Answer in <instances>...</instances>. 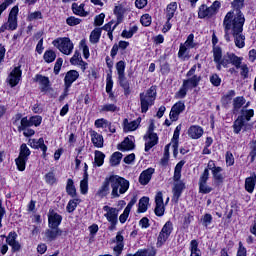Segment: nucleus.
I'll return each mask as SVG.
<instances>
[{"mask_svg": "<svg viewBox=\"0 0 256 256\" xmlns=\"http://www.w3.org/2000/svg\"><path fill=\"white\" fill-rule=\"evenodd\" d=\"M245 25V18L242 16L234 17L228 15L227 18L223 20V27L225 31L224 38L227 43L231 42V36L234 38V43L238 49H243L245 47V35H243V26Z\"/></svg>", "mask_w": 256, "mask_h": 256, "instance_id": "nucleus-1", "label": "nucleus"}, {"mask_svg": "<svg viewBox=\"0 0 256 256\" xmlns=\"http://www.w3.org/2000/svg\"><path fill=\"white\" fill-rule=\"evenodd\" d=\"M110 179V187L112 189L111 196L112 199H117L121 197V195H125L127 191H129V180L119 176V175H111Z\"/></svg>", "mask_w": 256, "mask_h": 256, "instance_id": "nucleus-2", "label": "nucleus"}, {"mask_svg": "<svg viewBox=\"0 0 256 256\" xmlns=\"http://www.w3.org/2000/svg\"><path fill=\"white\" fill-rule=\"evenodd\" d=\"M255 115L254 110H241V115L233 122V131L236 135L241 133V130L247 131L249 129V124L247 122L251 121V118Z\"/></svg>", "mask_w": 256, "mask_h": 256, "instance_id": "nucleus-3", "label": "nucleus"}, {"mask_svg": "<svg viewBox=\"0 0 256 256\" xmlns=\"http://www.w3.org/2000/svg\"><path fill=\"white\" fill-rule=\"evenodd\" d=\"M157 99V89L151 86L145 93L140 94L141 113H147L149 107L155 105Z\"/></svg>", "mask_w": 256, "mask_h": 256, "instance_id": "nucleus-4", "label": "nucleus"}, {"mask_svg": "<svg viewBox=\"0 0 256 256\" xmlns=\"http://www.w3.org/2000/svg\"><path fill=\"white\" fill-rule=\"evenodd\" d=\"M116 71L119 85L124 89L125 97H129V95H131V84L129 80H127V77H125V61L120 60L116 63Z\"/></svg>", "mask_w": 256, "mask_h": 256, "instance_id": "nucleus-5", "label": "nucleus"}, {"mask_svg": "<svg viewBox=\"0 0 256 256\" xmlns=\"http://www.w3.org/2000/svg\"><path fill=\"white\" fill-rule=\"evenodd\" d=\"M219 9H221V2L217 0L211 6L202 4L198 9V17L199 19H211V17L219 13Z\"/></svg>", "mask_w": 256, "mask_h": 256, "instance_id": "nucleus-6", "label": "nucleus"}, {"mask_svg": "<svg viewBox=\"0 0 256 256\" xmlns=\"http://www.w3.org/2000/svg\"><path fill=\"white\" fill-rule=\"evenodd\" d=\"M52 45L63 55H71L73 53L74 45L69 37L57 38L52 42Z\"/></svg>", "mask_w": 256, "mask_h": 256, "instance_id": "nucleus-7", "label": "nucleus"}, {"mask_svg": "<svg viewBox=\"0 0 256 256\" xmlns=\"http://www.w3.org/2000/svg\"><path fill=\"white\" fill-rule=\"evenodd\" d=\"M241 63H243V58L239 57L233 53H228L223 56V58L219 61L216 68L218 71H221V67H229V65H233L236 67V69H239L241 67Z\"/></svg>", "mask_w": 256, "mask_h": 256, "instance_id": "nucleus-8", "label": "nucleus"}, {"mask_svg": "<svg viewBox=\"0 0 256 256\" xmlns=\"http://www.w3.org/2000/svg\"><path fill=\"white\" fill-rule=\"evenodd\" d=\"M154 131L155 123L151 122L148 127V131L144 136L146 153L149 152V150L153 149V147H155L157 143H159V137L157 136V133H155Z\"/></svg>", "mask_w": 256, "mask_h": 256, "instance_id": "nucleus-9", "label": "nucleus"}, {"mask_svg": "<svg viewBox=\"0 0 256 256\" xmlns=\"http://www.w3.org/2000/svg\"><path fill=\"white\" fill-rule=\"evenodd\" d=\"M31 155V150L27 147V144L23 143L20 146L19 156L15 159V163L18 171H24L29 161V156Z\"/></svg>", "mask_w": 256, "mask_h": 256, "instance_id": "nucleus-10", "label": "nucleus"}, {"mask_svg": "<svg viewBox=\"0 0 256 256\" xmlns=\"http://www.w3.org/2000/svg\"><path fill=\"white\" fill-rule=\"evenodd\" d=\"M195 35L190 34L185 43L180 44V48L178 51V57L179 59H182V61H185V59H189V49H195L197 47V43L194 41Z\"/></svg>", "mask_w": 256, "mask_h": 256, "instance_id": "nucleus-11", "label": "nucleus"}, {"mask_svg": "<svg viewBox=\"0 0 256 256\" xmlns=\"http://www.w3.org/2000/svg\"><path fill=\"white\" fill-rule=\"evenodd\" d=\"M171 233H173V222L169 220L164 224L157 237V247H163L167 243V239L171 237Z\"/></svg>", "mask_w": 256, "mask_h": 256, "instance_id": "nucleus-12", "label": "nucleus"}, {"mask_svg": "<svg viewBox=\"0 0 256 256\" xmlns=\"http://www.w3.org/2000/svg\"><path fill=\"white\" fill-rule=\"evenodd\" d=\"M231 6L234 8V10L229 11L224 19H227L228 15L230 16V19L233 21L235 17H242L245 19V15H243V12H241V9L245 6V0H234L231 3Z\"/></svg>", "mask_w": 256, "mask_h": 256, "instance_id": "nucleus-13", "label": "nucleus"}, {"mask_svg": "<svg viewBox=\"0 0 256 256\" xmlns=\"http://www.w3.org/2000/svg\"><path fill=\"white\" fill-rule=\"evenodd\" d=\"M43 121V118L39 115L31 116L30 118L25 116L21 119V129L25 127H39Z\"/></svg>", "mask_w": 256, "mask_h": 256, "instance_id": "nucleus-14", "label": "nucleus"}, {"mask_svg": "<svg viewBox=\"0 0 256 256\" xmlns=\"http://www.w3.org/2000/svg\"><path fill=\"white\" fill-rule=\"evenodd\" d=\"M21 75H23V72L21 71V67L17 66L15 67L7 78V83H9L10 87H17L19 85V81H21Z\"/></svg>", "mask_w": 256, "mask_h": 256, "instance_id": "nucleus-15", "label": "nucleus"}, {"mask_svg": "<svg viewBox=\"0 0 256 256\" xmlns=\"http://www.w3.org/2000/svg\"><path fill=\"white\" fill-rule=\"evenodd\" d=\"M61 221H63V217L55 210H50L48 213V227L50 229H57L61 225Z\"/></svg>", "mask_w": 256, "mask_h": 256, "instance_id": "nucleus-16", "label": "nucleus"}, {"mask_svg": "<svg viewBox=\"0 0 256 256\" xmlns=\"http://www.w3.org/2000/svg\"><path fill=\"white\" fill-rule=\"evenodd\" d=\"M17 15H19V6H14L8 16V29L10 31H15L17 29Z\"/></svg>", "mask_w": 256, "mask_h": 256, "instance_id": "nucleus-17", "label": "nucleus"}, {"mask_svg": "<svg viewBox=\"0 0 256 256\" xmlns=\"http://www.w3.org/2000/svg\"><path fill=\"white\" fill-rule=\"evenodd\" d=\"M124 240L125 238L123 237V231L117 232L116 237L113 240V243H116V246L113 248L116 256H119L121 253H123V249L125 247V242H123Z\"/></svg>", "mask_w": 256, "mask_h": 256, "instance_id": "nucleus-18", "label": "nucleus"}, {"mask_svg": "<svg viewBox=\"0 0 256 256\" xmlns=\"http://www.w3.org/2000/svg\"><path fill=\"white\" fill-rule=\"evenodd\" d=\"M155 215L157 217H163L165 215V203L163 202V192H158L155 196Z\"/></svg>", "mask_w": 256, "mask_h": 256, "instance_id": "nucleus-19", "label": "nucleus"}, {"mask_svg": "<svg viewBox=\"0 0 256 256\" xmlns=\"http://www.w3.org/2000/svg\"><path fill=\"white\" fill-rule=\"evenodd\" d=\"M185 111V103L182 101L174 104L170 111V119L171 121H177L179 119V115Z\"/></svg>", "mask_w": 256, "mask_h": 256, "instance_id": "nucleus-20", "label": "nucleus"}, {"mask_svg": "<svg viewBox=\"0 0 256 256\" xmlns=\"http://www.w3.org/2000/svg\"><path fill=\"white\" fill-rule=\"evenodd\" d=\"M6 243L12 247L13 252L21 251V244L17 241V233L10 232L6 237Z\"/></svg>", "mask_w": 256, "mask_h": 256, "instance_id": "nucleus-21", "label": "nucleus"}, {"mask_svg": "<svg viewBox=\"0 0 256 256\" xmlns=\"http://www.w3.org/2000/svg\"><path fill=\"white\" fill-rule=\"evenodd\" d=\"M103 211H105L104 217L108 222L118 221L119 210L117 208H113L111 206H103Z\"/></svg>", "mask_w": 256, "mask_h": 256, "instance_id": "nucleus-22", "label": "nucleus"}, {"mask_svg": "<svg viewBox=\"0 0 256 256\" xmlns=\"http://www.w3.org/2000/svg\"><path fill=\"white\" fill-rule=\"evenodd\" d=\"M34 81L36 83H39L40 85V89L42 93H47V91H49V87H50V81H49V77L43 76L41 74H37L34 78Z\"/></svg>", "mask_w": 256, "mask_h": 256, "instance_id": "nucleus-23", "label": "nucleus"}, {"mask_svg": "<svg viewBox=\"0 0 256 256\" xmlns=\"http://www.w3.org/2000/svg\"><path fill=\"white\" fill-rule=\"evenodd\" d=\"M79 79V72L76 70H70L66 73V76L64 78V83L66 87V91H69V88L73 83H75V80Z\"/></svg>", "mask_w": 256, "mask_h": 256, "instance_id": "nucleus-24", "label": "nucleus"}, {"mask_svg": "<svg viewBox=\"0 0 256 256\" xmlns=\"http://www.w3.org/2000/svg\"><path fill=\"white\" fill-rule=\"evenodd\" d=\"M119 151H133L135 149V138L133 136L126 137L124 141L118 145Z\"/></svg>", "mask_w": 256, "mask_h": 256, "instance_id": "nucleus-25", "label": "nucleus"}, {"mask_svg": "<svg viewBox=\"0 0 256 256\" xmlns=\"http://www.w3.org/2000/svg\"><path fill=\"white\" fill-rule=\"evenodd\" d=\"M140 124H141V117L131 122H129V119L125 118L123 120V129L125 133H128V131H136V129L139 128Z\"/></svg>", "mask_w": 256, "mask_h": 256, "instance_id": "nucleus-26", "label": "nucleus"}, {"mask_svg": "<svg viewBox=\"0 0 256 256\" xmlns=\"http://www.w3.org/2000/svg\"><path fill=\"white\" fill-rule=\"evenodd\" d=\"M184 189H185V184L183 182L179 181L174 184V187L172 190V193H173L172 201L174 203H179V197H181Z\"/></svg>", "mask_w": 256, "mask_h": 256, "instance_id": "nucleus-27", "label": "nucleus"}, {"mask_svg": "<svg viewBox=\"0 0 256 256\" xmlns=\"http://www.w3.org/2000/svg\"><path fill=\"white\" fill-rule=\"evenodd\" d=\"M203 133V127L199 125H192L188 129V137H190V139H201V137H203Z\"/></svg>", "mask_w": 256, "mask_h": 256, "instance_id": "nucleus-28", "label": "nucleus"}, {"mask_svg": "<svg viewBox=\"0 0 256 256\" xmlns=\"http://www.w3.org/2000/svg\"><path fill=\"white\" fill-rule=\"evenodd\" d=\"M153 173H155V168H148L144 170L139 176L140 185H149V181H151Z\"/></svg>", "mask_w": 256, "mask_h": 256, "instance_id": "nucleus-29", "label": "nucleus"}, {"mask_svg": "<svg viewBox=\"0 0 256 256\" xmlns=\"http://www.w3.org/2000/svg\"><path fill=\"white\" fill-rule=\"evenodd\" d=\"M111 185V181L109 177H106L104 182L102 183V186L98 189L96 195L98 197H107V195L110 193L111 189L110 186Z\"/></svg>", "mask_w": 256, "mask_h": 256, "instance_id": "nucleus-30", "label": "nucleus"}, {"mask_svg": "<svg viewBox=\"0 0 256 256\" xmlns=\"http://www.w3.org/2000/svg\"><path fill=\"white\" fill-rule=\"evenodd\" d=\"M61 235H63V231L59 228H50L45 231V237L48 241H55Z\"/></svg>", "mask_w": 256, "mask_h": 256, "instance_id": "nucleus-31", "label": "nucleus"}, {"mask_svg": "<svg viewBox=\"0 0 256 256\" xmlns=\"http://www.w3.org/2000/svg\"><path fill=\"white\" fill-rule=\"evenodd\" d=\"M28 143L32 149H41V151H47V145H45V140L43 138L29 139Z\"/></svg>", "mask_w": 256, "mask_h": 256, "instance_id": "nucleus-32", "label": "nucleus"}, {"mask_svg": "<svg viewBox=\"0 0 256 256\" xmlns=\"http://www.w3.org/2000/svg\"><path fill=\"white\" fill-rule=\"evenodd\" d=\"M72 11L74 15H78V17H87L89 15V12L85 11V4H77L73 3L72 4Z\"/></svg>", "mask_w": 256, "mask_h": 256, "instance_id": "nucleus-33", "label": "nucleus"}, {"mask_svg": "<svg viewBox=\"0 0 256 256\" xmlns=\"http://www.w3.org/2000/svg\"><path fill=\"white\" fill-rule=\"evenodd\" d=\"M255 185H256V174L253 173L250 177H247L245 179V190L248 193H253V191H255Z\"/></svg>", "mask_w": 256, "mask_h": 256, "instance_id": "nucleus-34", "label": "nucleus"}, {"mask_svg": "<svg viewBox=\"0 0 256 256\" xmlns=\"http://www.w3.org/2000/svg\"><path fill=\"white\" fill-rule=\"evenodd\" d=\"M199 81H201V76L194 75V76L190 77L189 79L184 80L183 85H184V87H186L188 89H195V87H197V85H199Z\"/></svg>", "mask_w": 256, "mask_h": 256, "instance_id": "nucleus-35", "label": "nucleus"}, {"mask_svg": "<svg viewBox=\"0 0 256 256\" xmlns=\"http://www.w3.org/2000/svg\"><path fill=\"white\" fill-rule=\"evenodd\" d=\"M90 137L94 147H103V136L101 134L97 133L96 131H91Z\"/></svg>", "mask_w": 256, "mask_h": 256, "instance_id": "nucleus-36", "label": "nucleus"}, {"mask_svg": "<svg viewBox=\"0 0 256 256\" xmlns=\"http://www.w3.org/2000/svg\"><path fill=\"white\" fill-rule=\"evenodd\" d=\"M175 13H177V2H171L166 7V19L167 21H171L173 17H175Z\"/></svg>", "mask_w": 256, "mask_h": 256, "instance_id": "nucleus-37", "label": "nucleus"}, {"mask_svg": "<svg viewBox=\"0 0 256 256\" xmlns=\"http://www.w3.org/2000/svg\"><path fill=\"white\" fill-rule=\"evenodd\" d=\"M114 15L117 17L116 25H120V23H123V15H125V8L123 5L115 6L114 8Z\"/></svg>", "mask_w": 256, "mask_h": 256, "instance_id": "nucleus-38", "label": "nucleus"}, {"mask_svg": "<svg viewBox=\"0 0 256 256\" xmlns=\"http://www.w3.org/2000/svg\"><path fill=\"white\" fill-rule=\"evenodd\" d=\"M212 177L216 183H223L225 176H223V168L218 166L212 171Z\"/></svg>", "mask_w": 256, "mask_h": 256, "instance_id": "nucleus-39", "label": "nucleus"}, {"mask_svg": "<svg viewBox=\"0 0 256 256\" xmlns=\"http://www.w3.org/2000/svg\"><path fill=\"white\" fill-rule=\"evenodd\" d=\"M120 108L115 104H104L101 106L100 113H117Z\"/></svg>", "mask_w": 256, "mask_h": 256, "instance_id": "nucleus-40", "label": "nucleus"}, {"mask_svg": "<svg viewBox=\"0 0 256 256\" xmlns=\"http://www.w3.org/2000/svg\"><path fill=\"white\" fill-rule=\"evenodd\" d=\"M103 163H105V154L96 150L94 153V165H96V167H101L103 166Z\"/></svg>", "mask_w": 256, "mask_h": 256, "instance_id": "nucleus-41", "label": "nucleus"}, {"mask_svg": "<svg viewBox=\"0 0 256 256\" xmlns=\"http://www.w3.org/2000/svg\"><path fill=\"white\" fill-rule=\"evenodd\" d=\"M66 192L70 197H76L77 196V189H75V184L73 182V179H68L67 180V185H66Z\"/></svg>", "mask_w": 256, "mask_h": 256, "instance_id": "nucleus-42", "label": "nucleus"}, {"mask_svg": "<svg viewBox=\"0 0 256 256\" xmlns=\"http://www.w3.org/2000/svg\"><path fill=\"white\" fill-rule=\"evenodd\" d=\"M190 252V256H201V250L199 249V242L197 240L190 242Z\"/></svg>", "mask_w": 256, "mask_h": 256, "instance_id": "nucleus-43", "label": "nucleus"}, {"mask_svg": "<svg viewBox=\"0 0 256 256\" xmlns=\"http://www.w3.org/2000/svg\"><path fill=\"white\" fill-rule=\"evenodd\" d=\"M121 159H123V154L121 152H114L110 158V165L117 167L121 163Z\"/></svg>", "mask_w": 256, "mask_h": 256, "instance_id": "nucleus-44", "label": "nucleus"}, {"mask_svg": "<svg viewBox=\"0 0 256 256\" xmlns=\"http://www.w3.org/2000/svg\"><path fill=\"white\" fill-rule=\"evenodd\" d=\"M44 181L47 183V185H56L57 183V176H55L54 171H50L45 174Z\"/></svg>", "mask_w": 256, "mask_h": 256, "instance_id": "nucleus-45", "label": "nucleus"}, {"mask_svg": "<svg viewBox=\"0 0 256 256\" xmlns=\"http://www.w3.org/2000/svg\"><path fill=\"white\" fill-rule=\"evenodd\" d=\"M183 165H185V161L181 160L180 162L177 163L174 169V176L173 179L174 181H179L181 179V171L183 169Z\"/></svg>", "mask_w": 256, "mask_h": 256, "instance_id": "nucleus-46", "label": "nucleus"}, {"mask_svg": "<svg viewBox=\"0 0 256 256\" xmlns=\"http://www.w3.org/2000/svg\"><path fill=\"white\" fill-rule=\"evenodd\" d=\"M90 43H99V39H101V28H95L91 33H90Z\"/></svg>", "mask_w": 256, "mask_h": 256, "instance_id": "nucleus-47", "label": "nucleus"}, {"mask_svg": "<svg viewBox=\"0 0 256 256\" xmlns=\"http://www.w3.org/2000/svg\"><path fill=\"white\" fill-rule=\"evenodd\" d=\"M149 205V198L148 197H142L139 200L138 203V212L139 213H145L147 211V206Z\"/></svg>", "mask_w": 256, "mask_h": 256, "instance_id": "nucleus-48", "label": "nucleus"}, {"mask_svg": "<svg viewBox=\"0 0 256 256\" xmlns=\"http://www.w3.org/2000/svg\"><path fill=\"white\" fill-rule=\"evenodd\" d=\"M94 125L96 129H107V126L111 125V122L105 118H100L95 120Z\"/></svg>", "mask_w": 256, "mask_h": 256, "instance_id": "nucleus-49", "label": "nucleus"}, {"mask_svg": "<svg viewBox=\"0 0 256 256\" xmlns=\"http://www.w3.org/2000/svg\"><path fill=\"white\" fill-rule=\"evenodd\" d=\"M43 58L46 63H53V61H55V59H57V54L53 50H47L44 53Z\"/></svg>", "mask_w": 256, "mask_h": 256, "instance_id": "nucleus-50", "label": "nucleus"}, {"mask_svg": "<svg viewBox=\"0 0 256 256\" xmlns=\"http://www.w3.org/2000/svg\"><path fill=\"white\" fill-rule=\"evenodd\" d=\"M213 56H214V61L218 63L223 59V51L219 46H214L213 48Z\"/></svg>", "mask_w": 256, "mask_h": 256, "instance_id": "nucleus-51", "label": "nucleus"}, {"mask_svg": "<svg viewBox=\"0 0 256 256\" xmlns=\"http://www.w3.org/2000/svg\"><path fill=\"white\" fill-rule=\"evenodd\" d=\"M79 203H81V200H79V199L70 200L66 206V210L68 211V213H73V211H75V209H77V205Z\"/></svg>", "mask_w": 256, "mask_h": 256, "instance_id": "nucleus-52", "label": "nucleus"}, {"mask_svg": "<svg viewBox=\"0 0 256 256\" xmlns=\"http://www.w3.org/2000/svg\"><path fill=\"white\" fill-rule=\"evenodd\" d=\"M244 103H245V98L243 96L236 97L233 100L234 111H239V109H241V107H243Z\"/></svg>", "mask_w": 256, "mask_h": 256, "instance_id": "nucleus-53", "label": "nucleus"}, {"mask_svg": "<svg viewBox=\"0 0 256 256\" xmlns=\"http://www.w3.org/2000/svg\"><path fill=\"white\" fill-rule=\"evenodd\" d=\"M18 131L21 133L23 131L24 137H33L35 135V130L29 128V127H24L23 129L21 128V122L20 125H18Z\"/></svg>", "mask_w": 256, "mask_h": 256, "instance_id": "nucleus-54", "label": "nucleus"}, {"mask_svg": "<svg viewBox=\"0 0 256 256\" xmlns=\"http://www.w3.org/2000/svg\"><path fill=\"white\" fill-rule=\"evenodd\" d=\"M187 91H189V88L185 86V84H182L179 91L175 94L176 99H185L187 96Z\"/></svg>", "mask_w": 256, "mask_h": 256, "instance_id": "nucleus-55", "label": "nucleus"}, {"mask_svg": "<svg viewBox=\"0 0 256 256\" xmlns=\"http://www.w3.org/2000/svg\"><path fill=\"white\" fill-rule=\"evenodd\" d=\"M156 252L154 249L149 250V249H141L138 250L134 256H155Z\"/></svg>", "mask_w": 256, "mask_h": 256, "instance_id": "nucleus-56", "label": "nucleus"}, {"mask_svg": "<svg viewBox=\"0 0 256 256\" xmlns=\"http://www.w3.org/2000/svg\"><path fill=\"white\" fill-rule=\"evenodd\" d=\"M80 47L82 49L84 58L87 59L88 57H90V53H89V46H87V41L85 39L80 41Z\"/></svg>", "mask_w": 256, "mask_h": 256, "instance_id": "nucleus-57", "label": "nucleus"}, {"mask_svg": "<svg viewBox=\"0 0 256 256\" xmlns=\"http://www.w3.org/2000/svg\"><path fill=\"white\" fill-rule=\"evenodd\" d=\"M80 191L82 195L87 194V191H89V182L87 180V176L80 182Z\"/></svg>", "mask_w": 256, "mask_h": 256, "instance_id": "nucleus-58", "label": "nucleus"}, {"mask_svg": "<svg viewBox=\"0 0 256 256\" xmlns=\"http://www.w3.org/2000/svg\"><path fill=\"white\" fill-rule=\"evenodd\" d=\"M250 153H249V157H251V163H253L255 161L256 158V140H253L250 142Z\"/></svg>", "mask_w": 256, "mask_h": 256, "instance_id": "nucleus-59", "label": "nucleus"}, {"mask_svg": "<svg viewBox=\"0 0 256 256\" xmlns=\"http://www.w3.org/2000/svg\"><path fill=\"white\" fill-rule=\"evenodd\" d=\"M179 132H174L173 138L171 140V145L174 149V153L179 149Z\"/></svg>", "mask_w": 256, "mask_h": 256, "instance_id": "nucleus-60", "label": "nucleus"}, {"mask_svg": "<svg viewBox=\"0 0 256 256\" xmlns=\"http://www.w3.org/2000/svg\"><path fill=\"white\" fill-rule=\"evenodd\" d=\"M81 21L82 20L80 18H76L75 16H71L66 19V23L70 27H75V25H79Z\"/></svg>", "mask_w": 256, "mask_h": 256, "instance_id": "nucleus-61", "label": "nucleus"}, {"mask_svg": "<svg viewBox=\"0 0 256 256\" xmlns=\"http://www.w3.org/2000/svg\"><path fill=\"white\" fill-rule=\"evenodd\" d=\"M105 22V14L101 13L94 18V25L95 27H101Z\"/></svg>", "mask_w": 256, "mask_h": 256, "instance_id": "nucleus-62", "label": "nucleus"}, {"mask_svg": "<svg viewBox=\"0 0 256 256\" xmlns=\"http://www.w3.org/2000/svg\"><path fill=\"white\" fill-rule=\"evenodd\" d=\"M204 227H209L210 223H213V216L211 214H205L201 219Z\"/></svg>", "mask_w": 256, "mask_h": 256, "instance_id": "nucleus-63", "label": "nucleus"}, {"mask_svg": "<svg viewBox=\"0 0 256 256\" xmlns=\"http://www.w3.org/2000/svg\"><path fill=\"white\" fill-rule=\"evenodd\" d=\"M140 22L144 27H149L151 25V16L149 14L142 15Z\"/></svg>", "mask_w": 256, "mask_h": 256, "instance_id": "nucleus-64", "label": "nucleus"}]
</instances>
